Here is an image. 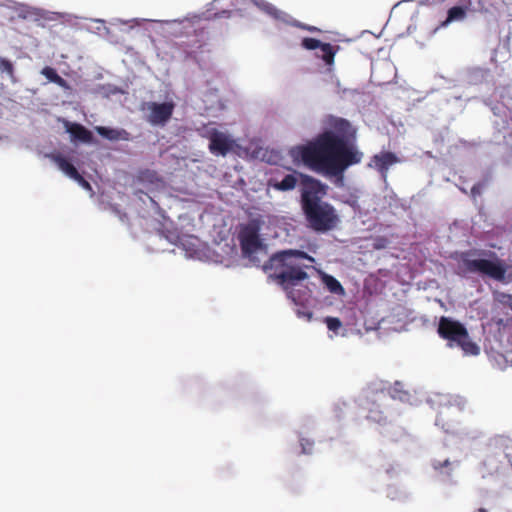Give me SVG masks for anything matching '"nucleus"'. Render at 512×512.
Instances as JSON below:
<instances>
[{"label":"nucleus","mask_w":512,"mask_h":512,"mask_svg":"<svg viewBox=\"0 0 512 512\" xmlns=\"http://www.w3.org/2000/svg\"><path fill=\"white\" fill-rule=\"evenodd\" d=\"M437 333L448 342L449 347H458L465 355L476 356L480 353V347L471 339L466 327L457 320L442 316Z\"/></svg>","instance_id":"nucleus-5"},{"label":"nucleus","mask_w":512,"mask_h":512,"mask_svg":"<svg viewBox=\"0 0 512 512\" xmlns=\"http://www.w3.org/2000/svg\"><path fill=\"white\" fill-rule=\"evenodd\" d=\"M324 322L327 328L335 334H338L339 329L342 328V322L339 318L328 316L324 319Z\"/></svg>","instance_id":"nucleus-24"},{"label":"nucleus","mask_w":512,"mask_h":512,"mask_svg":"<svg viewBox=\"0 0 512 512\" xmlns=\"http://www.w3.org/2000/svg\"><path fill=\"white\" fill-rule=\"evenodd\" d=\"M303 28H305L306 30L310 31V32H316V31H319L318 28L314 27V26H304Z\"/></svg>","instance_id":"nucleus-30"},{"label":"nucleus","mask_w":512,"mask_h":512,"mask_svg":"<svg viewBox=\"0 0 512 512\" xmlns=\"http://www.w3.org/2000/svg\"><path fill=\"white\" fill-rule=\"evenodd\" d=\"M505 460L511 463L512 438L504 435L495 436L488 443L483 466L487 473L492 475L500 470Z\"/></svg>","instance_id":"nucleus-6"},{"label":"nucleus","mask_w":512,"mask_h":512,"mask_svg":"<svg viewBox=\"0 0 512 512\" xmlns=\"http://www.w3.org/2000/svg\"><path fill=\"white\" fill-rule=\"evenodd\" d=\"M355 136L356 130L348 120L332 118L329 129L299 147V155L311 170L342 181L345 170L363 157L354 144Z\"/></svg>","instance_id":"nucleus-1"},{"label":"nucleus","mask_w":512,"mask_h":512,"mask_svg":"<svg viewBox=\"0 0 512 512\" xmlns=\"http://www.w3.org/2000/svg\"><path fill=\"white\" fill-rule=\"evenodd\" d=\"M321 55H318L326 65L331 66L334 63V58L340 47L338 45L333 46L330 43H321L319 47Z\"/></svg>","instance_id":"nucleus-19"},{"label":"nucleus","mask_w":512,"mask_h":512,"mask_svg":"<svg viewBox=\"0 0 512 512\" xmlns=\"http://www.w3.org/2000/svg\"><path fill=\"white\" fill-rule=\"evenodd\" d=\"M369 392L366 397V408L368 410L367 419L377 424H386L387 415L384 407V401L386 400V394L384 388H372L369 387Z\"/></svg>","instance_id":"nucleus-7"},{"label":"nucleus","mask_w":512,"mask_h":512,"mask_svg":"<svg viewBox=\"0 0 512 512\" xmlns=\"http://www.w3.org/2000/svg\"><path fill=\"white\" fill-rule=\"evenodd\" d=\"M41 74L45 76L50 82L57 84L60 87H67V82L63 79L56 70L52 67L46 66L41 70Z\"/></svg>","instance_id":"nucleus-20"},{"label":"nucleus","mask_w":512,"mask_h":512,"mask_svg":"<svg viewBox=\"0 0 512 512\" xmlns=\"http://www.w3.org/2000/svg\"><path fill=\"white\" fill-rule=\"evenodd\" d=\"M500 302L512 311V295L502 294Z\"/></svg>","instance_id":"nucleus-26"},{"label":"nucleus","mask_w":512,"mask_h":512,"mask_svg":"<svg viewBox=\"0 0 512 512\" xmlns=\"http://www.w3.org/2000/svg\"><path fill=\"white\" fill-rule=\"evenodd\" d=\"M313 443L309 442L306 439L301 440L302 452L309 453Z\"/></svg>","instance_id":"nucleus-27"},{"label":"nucleus","mask_w":512,"mask_h":512,"mask_svg":"<svg viewBox=\"0 0 512 512\" xmlns=\"http://www.w3.org/2000/svg\"><path fill=\"white\" fill-rule=\"evenodd\" d=\"M241 250L244 255L250 256L261 246L258 228L254 225L243 227L239 233Z\"/></svg>","instance_id":"nucleus-10"},{"label":"nucleus","mask_w":512,"mask_h":512,"mask_svg":"<svg viewBox=\"0 0 512 512\" xmlns=\"http://www.w3.org/2000/svg\"><path fill=\"white\" fill-rule=\"evenodd\" d=\"M461 262L468 273L488 277L498 282L512 281V265H507L495 252L470 250L462 253Z\"/></svg>","instance_id":"nucleus-4"},{"label":"nucleus","mask_w":512,"mask_h":512,"mask_svg":"<svg viewBox=\"0 0 512 512\" xmlns=\"http://www.w3.org/2000/svg\"><path fill=\"white\" fill-rule=\"evenodd\" d=\"M432 467L435 471H437L439 473H444L448 476L451 475L452 463L449 461V459H444V460L434 459L432 461Z\"/></svg>","instance_id":"nucleus-23"},{"label":"nucleus","mask_w":512,"mask_h":512,"mask_svg":"<svg viewBox=\"0 0 512 512\" xmlns=\"http://www.w3.org/2000/svg\"><path fill=\"white\" fill-rule=\"evenodd\" d=\"M301 186V209L308 227L320 233L337 228L340 218L336 209L322 200L327 185L309 175H301Z\"/></svg>","instance_id":"nucleus-2"},{"label":"nucleus","mask_w":512,"mask_h":512,"mask_svg":"<svg viewBox=\"0 0 512 512\" xmlns=\"http://www.w3.org/2000/svg\"><path fill=\"white\" fill-rule=\"evenodd\" d=\"M146 109L149 110L147 121L151 125H165L172 117L174 111L173 102H147L145 103Z\"/></svg>","instance_id":"nucleus-9"},{"label":"nucleus","mask_w":512,"mask_h":512,"mask_svg":"<svg viewBox=\"0 0 512 512\" xmlns=\"http://www.w3.org/2000/svg\"><path fill=\"white\" fill-rule=\"evenodd\" d=\"M305 260L314 262V258L306 252L292 249L277 252L269 260L270 267L274 269V280L295 304H301L306 299V287L304 290L295 289L300 282L308 278L305 268H309L310 265L304 264Z\"/></svg>","instance_id":"nucleus-3"},{"label":"nucleus","mask_w":512,"mask_h":512,"mask_svg":"<svg viewBox=\"0 0 512 512\" xmlns=\"http://www.w3.org/2000/svg\"><path fill=\"white\" fill-rule=\"evenodd\" d=\"M477 511L478 512H488L485 508H479Z\"/></svg>","instance_id":"nucleus-31"},{"label":"nucleus","mask_w":512,"mask_h":512,"mask_svg":"<svg viewBox=\"0 0 512 512\" xmlns=\"http://www.w3.org/2000/svg\"><path fill=\"white\" fill-rule=\"evenodd\" d=\"M75 181H77L80 185H82L85 188H90L89 182L86 181L83 177H82V180L81 179H75Z\"/></svg>","instance_id":"nucleus-29"},{"label":"nucleus","mask_w":512,"mask_h":512,"mask_svg":"<svg viewBox=\"0 0 512 512\" xmlns=\"http://www.w3.org/2000/svg\"><path fill=\"white\" fill-rule=\"evenodd\" d=\"M209 150L214 155H227L233 148L234 141L223 132L212 129L208 133Z\"/></svg>","instance_id":"nucleus-12"},{"label":"nucleus","mask_w":512,"mask_h":512,"mask_svg":"<svg viewBox=\"0 0 512 512\" xmlns=\"http://www.w3.org/2000/svg\"><path fill=\"white\" fill-rule=\"evenodd\" d=\"M321 41L315 38L305 37L302 39L301 46L306 50L319 49Z\"/></svg>","instance_id":"nucleus-25"},{"label":"nucleus","mask_w":512,"mask_h":512,"mask_svg":"<svg viewBox=\"0 0 512 512\" xmlns=\"http://www.w3.org/2000/svg\"><path fill=\"white\" fill-rule=\"evenodd\" d=\"M487 10L488 7L483 0H461L459 5L448 10L447 18L441 23V26H447L451 22L463 20L467 12H481Z\"/></svg>","instance_id":"nucleus-8"},{"label":"nucleus","mask_w":512,"mask_h":512,"mask_svg":"<svg viewBox=\"0 0 512 512\" xmlns=\"http://www.w3.org/2000/svg\"><path fill=\"white\" fill-rule=\"evenodd\" d=\"M466 401L461 397H456L445 405L440 410L437 418L436 425L440 426L445 432L453 433L455 431V424L449 423L447 418L453 414L454 410L462 411L465 408Z\"/></svg>","instance_id":"nucleus-11"},{"label":"nucleus","mask_w":512,"mask_h":512,"mask_svg":"<svg viewBox=\"0 0 512 512\" xmlns=\"http://www.w3.org/2000/svg\"><path fill=\"white\" fill-rule=\"evenodd\" d=\"M255 4L266 11H270L271 9H273L271 4H269L263 0H256Z\"/></svg>","instance_id":"nucleus-28"},{"label":"nucleus","mask_w":512,"mask_h":512,"mask_svg":"<svg viewBox=\"0 0 512 512\" xmlns=\"http://www.w3.org/2000/svg\"><path fill=\"white\" fill-rule=\"evenodd\" d=\"M398 157L392 152H381L372 157L370 166L374 167L383 178H386L389 168L398 163Z\"/></svg>","instance_id":"nucleus-13"},{"label":"nucleus","mask_w":512,"mask_h":512,"mask_svg":"<svg viewBox=\"0 0 512 512\" xmlns=\"http://www.w3.org/2000/svg\"><path fill=\"white\" fill-rule=\"evenodd\" d=\"M51 160L59 167V169L64 172L71 179H81L82 175L78 172L73 164H71L64 156L61 154H52L50 155Z\"/></svg>","instance_id":"nucleus-16"},{"label":"nucleus","mask_w":512,"mask_h":512,"mask_svg":"<svg viewBox=\"0 0 512 512\" xmlns=\"http://www.w3.org/2000/svg\"><path fill=\"white\" fill-rule=\"evenodd\" d=\"M66 130L74 141H80L83 143H91L93 141L92 132L79 123L67 122Z\"/></svg>","instance_id":"nucleus-15"},{"label":"nucleus","mask_w":512,"mask_h":512,"mask_svg":"<svg viewBox=\"0 0 512 512\" xmlns=\"http://www.w3.org/2000/svg\"><path fill=\"white\" fill-rule=\"evenodd\" d=\"M95 131L100 136L111 141L127 140L129 135L124 129H114L105 126H96Z\"/></svg>","instance_id":"nucleus-17"},{"label":"nucleus","mask_w":512,"mask_h":512,"mask_svg":"<svg viewBox=\"0 0 512 512\" xmlns=\"http://www.w3.org/2000/svg\"><path fill=\"white\" fill-rule=\"evenodd\" d=\"M379 388H384L386 397L389 395L392 399L405 401L409 397L408 391L404 389L403 384L399 381H396L393 386H386L385 384L381 383Z\"/></svg>","instance_id":"nucleus-18"},{"label":"nucleus","mask_w":512,"mask_h":512,"mask_svg":"<svg viewBox=\"0 0 512 512\" xmlns=\"http://www.w3.org/2000/svg\"><path fill=\"white\" fill-rule=\"evenodd\" d=\"M323 281L328 290L335 294H343L344 288L341 283L331 275H324Z\"/></svg>","instance_id":"nucleus-22"},{"label":"nucleus","mask_w":512,"mask_h":512,"mask_svg":"<svg viewBox=\"0 0 512 512\" xmlns=\"http://www.w3.org/2000/svg\"><path fill=\"white\" fill-rule=\"evenodd\" d=\"M301 175L303 174L293 171V173L285 175L282 180L270 179L268 184L277 191H291L295 189L299 179L301 180Z\"/></svg>","instance_id":"nucleus-14"},{"label":"nucleus","mask_w":512,"mask_h":512,"mask_svg":"<svg viewBox=\"0 0 512 512\" xmlns=\"http://www.w3.org/2000/svg\"><path fill=\"white\" fill-rule=\"evenodd\" d=\"M0 73L7 74L12 83L17 82L13 63L3 57H0Z\"/></svg>","instance_id":"nucleus-21"}]
</instances>
